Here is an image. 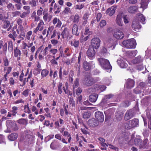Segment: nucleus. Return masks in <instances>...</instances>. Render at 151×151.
Returning a JSON list of instances; mask_svg holds the SVG:
<instances>
[{"mask_svg":"<svg viewBox=\"0 0 151 151\" xmlns=\"http://www.w3.org/2000/svg\"><path fill=\"white\" fill-rule=\"evenodd\" d=\"M3 27L5 29L8 28L7 29V31H9L12 27L10 22L8 20L5 21L4 22Z\"/></svg>","mask_w":151,"mask_h":151,"instance_id":"nucleus-28","label":"nucleus"},{"mask_svg":"<svg viewBox=\"0 0 151 151\" xmlns=\"http://www.w3.org/2000/svg\"><path fill=\"white\" fill-rule=\"evenodd\" d=\"M92 32L91 31H89V29L88 28H85L84 33L85 35L87 34L89 35L92 34Z\"/></svg>","mask_w":151,"mask_h":151,"instance_id":"nucleus-63","label":"nucleus"},{"mask_svg":"<svg viewBox=\"0 0 151 151\" xmlns=\"http://www.w3.org/2000/svg\"><path fill=\"white\" fill-rule=\"evenodd\" d=\"M69 103L70 106H72V107H75V102L72 97L70 98Z\"/></svg>","mask_w":151,"mask_h":151,"instance_id":"nucleus-45","label":"nucleus"},{"mask_svg":"<svg viewBox=\"0 0 151 151\" xmlns=\"http://www.w3.org/2000/svg\"><path fill=\"white\" fill-rule=\"evenodd\" d=\"M63 86V84L62 83L59 82L58 85V93L61 94L62 92V87Z\"/></svg>","mask_w":151,"mask_h":151,"instance_id":"nucleus-42","label":"nucleus"},{"mask_svg":"<svg viewBox=\"0 0 151 151\" xmlns=\"http://www.w3.org/2000/svg\"><path fill=\"white\" fill-rule=\"evenodd\" d=\"M98 97V95L97 94L93 93L90 95L89 97L90 101L93 103L95 102Z\"/></svg>","mask_w":151,"mask_h":151,"instance_id":"nucleus-22","label":"nucleus"},{"mask_svg":"<svg viewBox=\"0 0 151 151\" xmlns=\"http://www.w3.org/2000/svg\"><path fill=\"white\" fill-rule=\"evenodd\" d=\"M138 125V120L137 119H134L129 121L125 124V127L126 129H129L137 127Z\"/></svg>","mask_w":151,"mask_h":151,"instance_id":"nucleus-3","label":"nucleus"},{"mask_svg":"<svg viewBox=\"0 0 151 151\" xmlns=\"http://www.w3.org/2000/svg\"><path fill=\"white\" fill-rule=\"evenodd\" d=\"M101 40L98 38H94L91 40L92 47L95 49L98 48L100 45Z\"/></svg>","mask_w":151,"mask_h":151,"instance_id":"nucleus-6","label":"nucleus"},{"mask_svg":"<svg viewBox=\"0 0 151 151\" xmlns=\"http://www.w3.org/2000/svg\"><path fill=\"white\" fill-rule=\"evenodd\" d=\"M91 115V114L89 112L87 111L84 112L83 114V117L84 119H87L89 118Z\"/></svg>","mask_w":151,"mask_h":151,"instance_id":"nucleus-43","label":"nucleus"},{"mask_svg":"<svg viewBox=\"0 0 151 151\" xmlns=\"http://www.w3.org/2000/svg\"><path fill=\"white\" fill-rule=\"evenodd\" d=\"M49 71L47 70L43 69V70L41 73L42 77L44 78L48 74Z\"/></svg>","mask_w":151,"mask_h":151,"instance_id":"nucleus-38","label":"nucleus"},{"mask_svg":"<svg viewBox=\"0 0 151 151\" xmlns=\"http://www.w3.org/2000/svg\"><path fill=\"white\" fill-rule=\"evenodd\" d=\"M84 6L83 4H81V5H77L75 6V8L76 9L80 10L82 9Z\"/></svg>","mask_w":151,"mask_h":151,"instance_id":"nucleus-60","label":"nucleus"},{"mask_svg":"<svg viewBox=\"0 0 151 151\" xmlns=\"http://www.w3.org/2000/svg\"><path fill=\"white\" fill-rule=\"evenodd\" d=\"M79 40L74 39L73 41L71 42V45L73 46L76 48H78L79 45Z\"/></svg>","mask_w":151,"mask_h":151,"instance_id":"nucleus-32","label":"nucleus"},{"mask_svg":"<svg viewBox=\"0 0 151 151\" xmlns=\"http://www.w3.org/2000/svg\"><path fill=\"white\" fill-rule=\"evenodd\" d=\"M53 59L51 60L50 61V62L53 65H57L58 64V62L56 61V60L55 59V56H53Z\"/></svg>","mask_w":151,"mask_h":151,"instance_id":"nucleus-61","label":"nucleus"},{"mask_svg":"<svg viewBox=\"0 0 151 151\" xmlns=\"http://www.w3.org/2000/svg\"><path fill=\"white\" fill-rule=\"evenodd\" d=\"M8 50H12L13 44L12 41H9L8 44Z\"/></svg>","mask_w":151,"mask_h":151,"instance_id":"nucleus-64","label":"nucleus"},{"mask_svg":"<svg viewBox=\"0 0 151 151\" xmlns=\"http://www.w3.org/2000/svg\"><path fill=\"white\" fill-rule=\"evenodd\" d=\"M20 14V12L18 11H16L14 12H12V16L13 17H16L17 16H18Z\"/></svg>","mask_w":151,"mask_h":151,"instance_id":"nucleus-51","label":"nucleus"},{"mask_svg":"<svg viewBox=\"0 0 151 151\" xmlns=\"http://www.w3.org/2000/svg\"><path fill=\"white\" fill-rule=\"evenodd\" d=\"M84 127L83 128H81V130L83 134H87L88 133V132L86 130V129H87V128L86 127L85 125L84 124H83Z\"/></svg>","mask_w":151,"mask_h":151,"instance_id":"nucleus-49","label":"nucleus"},{"mask_svg":"<svg viewBox=\"0 0 151 151\" xmlns=\"http://www.w3.org/2000/svg\"><path fill=\"white\" fill-rule=\"evenodd\" d=\"M99 65L101 67L104 69H111L112 67L109 60L106 59L100 58L98 59Z\"/></svg>","mask_w":151,"mask_h":151,"instance_id":"nucleus-1","label":"nucleus"},{"mask_svg":"<svg viewBox=\"0 0 151 151\" xmlns=\"http://www.w3.org/2000/svg\"><path fill=\"white\" fill-rule=\"evenodd\" d=\"M143 60V58L141 56L139 55L132 60H131L128 59L127 61L130 65H132L134 64H141Z\"/></svg>","mask_w":151,"mask_h":151,"instance_id":"nucleus-4","label":"nucleus"},{"mask_svg":"<svg viewBox=\"0 0 151 151\" xmlns=\"http://www.w3.org/2000/svg\"><path fill=\"white\" fill-rule=\"evenodd\" d=\"M96 52L93 48L90 47L87 52V55L91 59H92L94 58Z\"/></svg>","mask_w":151,"mask_h":151,"instance_id":"nucleus-12","label":"nucleus"},{"mask_svg":"<svg viewBox=\"0 0 151 151\" xmlns=\"http://www.w3.org/2000/svg\"><path fill=\"white\" fill-rule=\"evenodd\" d=\"M147 141L146 139L143 142H141L139 146V148H146V145L147 144Z\"/></svg>","mask_w":151,"mask_h":151,"instance_id":"nucleus-36","label":"nucleus"},{"mask_svg":"<svg viewBox=\"0 0 151 151\" xmlns=\"http://www.w3.org/2000/svg\"><path fill=\"white\" fill-rule=\"evenodd\" d=\"M18 107L16 106H14L12 107L11 112L12 113V115L14 116H16V114L17 113Z\"/></svg>","mask_w":151,"mask_h":151,"instance_id":"nucleus-37","label":"nucleus"},{"mask_svg":"<svg viewBox=\"0 0 151 151\" xmlns=\"http://www.w3.org/2000/svg\"><path fill=\"white\" fill-rule=\"evenodd\" d=\"M44 23L42 20H40V23L38 24L37 27L40 29V31H41L44 28Z\"/></svg>","mask_w":151,"mask_h":151,"instance_id":"nucleus-41","label":"nucleus"},{"mask_svg":"<svg viewBox=\"0 0 151 151\" xmlns=\"http://www.w3.org/2000/svg\"><path fill=\"white\" fill-rule=\"evenodd\" d=\"M79 19V16L78 14H76L73 20V22L75 23H78Z\"/></svg>","mask_w":151,"mask_h":151,"instance_id":"nucleus-62","label":"nucleus"},{"mask_svg":"<svg viewBox=\"0 0 151 151\" xmlns=\"http://www.w3.org/2000/svg\"><path fill=\"white\" fill-rule=\"evenodd\" d=\"M118 65L122 68H126L127 66V64L125 63L124 59L123 58H120L117 60Z\"/></svg>","mask_w":151,"mask_h":151,"instance_id":"nucleus-17","label":"nucleus"},{"mask_svg":"<svg viewBox=\"0 0 151 151\" xmlns=\"http://www.w3.org/2000/svg\"><path fill=\"white\" fill-rule=\"evenodd\" d=\"M70 8L68 7H65L64 10L63 11V13L65 14H68V13H70Z\"/></svg>","mask_w":151,"mask_h":151,"instance_id":"nucleus-58","label":"nucleus"},{"mask_svg":"<svg viewBox=\"0 0 151 151\" xmlns=\"http://www.w3.org/2000/svg\"><path fill=\"white\" fill-rule=\"evenodd\" d=\"M151 101V98L150 97L147 96L143 98L141 101V103L143 106H147Z\"/></svg>","mask_w":151,"mask_h":151,"instance_id":"nucleus-18","label":"nucleus"},{"mask_svg":"<svg viewBox=\"0 0 151 151\" xmlns=\"http://www.w3.org/2000/svg\"><path fill=\"white\" fill-rule=\"evenodd\" d=\"M138 19L142 24L145 23V19L144 15L142 14H139L138 17Z\"/></svg>","mask_w":151,"mask_h":151,"instance_id":"nucleus-34","label":"nucleus"},{"mask_svg":"<svg viewBox=\"0 0 151 151\" xmlns=\"http://www.w3.org/2000/svg\"><path fill=\"white\" fill-rule=\"evenodd\" d=\"M52 22L54 25H56V27H57L60 28L62 25L61 21L57 17H55L53 19Z\"/></svg>","mask_w":151,"mask_h":151,"instance_id":"nucleus-20","label":"nucleus"},{"mask_svg":"<svg viewBox=\"0 0 151 151\" xmlns=\"http://www.w3.org/2000/svg\"><path fill=\"white\" fill-rule=\"evenodd\" d=\"M134 92L136 94H139L141 92L140 88L139 87H137L134 90Z\"/></svg>","mask_w":151,"mask_h":151,"instance_id":"nucleus-55","label":"nucleus"},{"mask_svg":"<svg viewBox=\"0 0 151 151\" xmlns=\"http://www.w3.org/2000/svg\"><path fill=\"white\" fill-rule=\"evenodd\" d=\"M106 24V22L104 20H102L99 23V26L102 28L105 26Z\"/></svg>","mask_w":151,"mask_h":151,"instance_id":"nucleus-53","label":"nucleus"},{"mask_svg":"<svg viewBox=\"0 0 151 151\" xmlns=\"http://www.w3.org/2000/svg\"><path fill=\"white\" fill-rule=\"evenodd\" d=\"M38 1V0H32L29 2V4L32 7H35L37 6V3Z\"/></svg>","mask_w":151,"mask_h":151,"instance_id":"nucleus-39","label":"nucleus"},{"mask_svg":"<svg viewBox=\"0 0 151 151\" xmlns=\"http://www.w3.org/2000/svg\"><path fill=\"white\" fill-rule=\"evenodd\" d=\"M122 44L126 48L130 49L135 48L137 45L135 40L133 38L124 40Z\"/></svg>","mask_w":151,"mask_h":151,"instance_id":"nucleus-2","label":"nucleus"},{"mask_svg":"<svg viewBox=\"0 0 151 151\" xmlns=\"http://www.w3.org/2000/svg\"><path fill=\"white\" fill-rule=\"evenodd\" d=\"M72 32L73 34L77 36L79 35V32H78V27L76 24H74L73 26Z\"/></svg>","mask_w":151,"mask_h":151,"instance_id":"nucleus-23","label":"nucleus"},{"mask_svg":"<svg viewBox=\"0 0 151 151\" xmlns=\"http://www.w3.org/2000/svg\"><path fill=\"white\" fill-rule=\"evenodd\" d=\"M88 123L91 127L96 126L99 124V122L94 118L89 119L88 121Z\"/></svg>","mask_w":151,"mask_h":151,"instance_id":"nucleus-19","label":"nucleus"},{"mask_svg":"<svg viewBox=\"0 0 151 151\" xmlns=\"http://www.w3.org/2000/svg\"><path fill=\"white\" fill-rule=\"evenodd\" d=\"M19 122L21 124H25L27 123V121L25 119H21L19 120Z\"/></svg>","mask_w":151,"mask_h":151,"instance_id":"nucleus-59","label":"nucleus"},{"mask_svg":"<svg viewBox=\"0 0 151 151\" xmlns=\"http://www.w3.org/2000/svg\"><path fill=\"white\" fill-rule=\"evenodd\" d=\"M61 145L58 141L54 140L51 143L50 147L51 149L56 150L60 147Z\"/></svg>","mask_w":151,"mask_h":151,"instance_id":"nucleus-13","label":"nucleus"},{"mask_svg":"<svg viewBox=\"0 0 151 151\" xmlns=\"http://www.w3.org/2000/svg\"><path fill=\"white\" fill-rule=\"evenodd\" d=\"M141 142L142 140L140 139L136 138L134 140V142L135 145L139 147Z\"/></svg>","mask_w":151,"mask_h":151,"instance_id":"nucleus-47","label":"nucleus"},{"mask_svg":"<svg viewBox=\"0 0 151 151\" xmlns=\"http://www.w3.org/2000/svg\"><path fill=\"white\" fill-rule=\"evenodd\" d=\"M116 116L117 119L119 121L122 119L123 117V114L122 112L120 113H117L116 115Z\"/></svg>","mask_w":151,"mask_h":151,"instance_id":"nucleus-48","label":"nucleus"},{"mask_svg":"<svg viewBox=\"0 0 151 151\" xmlns=\"http://www.w3.org/2000/svg\"><path fill=\"white\" fill-rule=\"evenodd\" d=\"M30 12V11H27L26 12H24L22 13H21L19 15L20 17L21 18H24Z\"/></svg>","mask_w":151,"mask_h":151,"instance_id":"nucleus-46","label":"nucleus"},{"mask_svg":"<svg viewBox=\"0 0 151 151\" xmlns=\"http://www.w3.org/2000/svg\"><path fill=\"white\" fill-rule=\"evenodd\" d=\"M104 43L105 46L110 48L113 46L114 47L115 41L111 38H109L106 40L104 41Z\"/></svg>","mask_w":151,"mask_h":151,"instance_id":"nucleus-7","label":"nucleus"},{"mask_svg":"<svg viewBox=\"0 0 151 151\" xmlns=\"http://www.w3.org/2000/svg\"><path fill=\"white\" fill-rule=\"evenodd\" d=\"M6 125L8 128L14 129V130L18 129V128L14 121L8 120L6 121Z\"/></svg>","mask_w":151,"mask_h":151,"instance_id":"nucleus-5","label":"nucleus"},{"mask_svg":"<svg viewBox=\"0 0 151 151\" xmlns=\"http://www.w3.org/2000/svg\"><path fill=\"white\" fill-rule=\"evenodd\" d=\"M144 67L143 64L141 63L137 65L136 67L137 69L139 70H141L144 69Z\"/></svg>","mask_w":151,"mask_h":151,"instance_id":"nucleus-54","label":"nucleus"},{"mask_svg":"<svg viewBox=\"0 0 151 151\" xmlns=\"http://www.w3.org/2000/svg\"><path fill=\"white\" fill-rule=\"evenodd\" d=\"M94 83L93 79L90 76L85 77L83 81V83L88 86L92 85Z\"/></svg>","mask_w":151,"mask_h":151,"instance_id":"nucleus-9","label":"nucleus"},{"mask_svg":"<svg viewBox=\"0 0 151 151\" xmlns=\"http://www.w3.org/2000/svg\"><path fill=\"white\" fill-rule=\"evenodd\" d=\"M132 27L133 29L136 31H138L141 28V26L139 22L134 20L132 22Z\"/></svg>","mask_w":151,"mask_h":151,"instance_id":"nucleus-16","label":"nucleus"},{"mask_svg":"<svg viewBox=\"0 0 151 151\" xmlns=\"http://www.w3.org/2000/svg\"><path fill=\"white\" fill-rule=\"evenodd\" d=\"M113 36L117 39H122L124 37V35L123 32L119 29H116L115 31Z\"/></svg>","mask_w":151,"mask_h":151,"instance_id":"nucleus-8","label":"nucleus"},{"mask_svg":"<svg viewBox=\"0 0 151 151\" xmlns=\"http://www.w3.org/2000/svg\"><path fill=\"white\" fill-rule=\"evenodd\" d=\"M24 111L25 113H27L29 114L31 112V111L29 109V107L26 105L24 106Z\"/></svg>","mask_w":151,"mask_h":151,"instance_id":"nucleus-56","label":"nucleus"},{"mask_svg":"<svg viewBox=\"0 0 151 151\" xmlns=\"http://www.w3.org/2000/svg\"><path fill=\"white\" fill-rule=\"evenodd\" d=\"M58 50L56 49H50V53L52 54L53 56H55V55L58 52Z\"/></svg>","mask_w":151,"mask_h":151,"instance_id":"nucleus-50","label":"nucleus"},{"mask_svg":"<svg viewBox=\"0 0 151 151\" xmlns=\"http://www.w3.org/2000/svg\"><path fill=\"white\" fill-rule=\"evenodd\" d=\"M78 86V79L76 78L74 82V85H73V90H74L75 88L77 87Z\"/></svg>","mask_w":151,"mask_h":151,"instance_id":"nucleus-57","label":"nucleus"},{"mask_svg":"<svg viewBox=\"0 0 151 151\" xmlns=\"http://www.w3.org/2000/svg\"><path fill=\"white\" fill-rule=\"evenodd\" d=\"M21 53L20 50L16 48L14 50V56L15 57H17L21 55Z\"/></svg>","mask_w":151,"mask_h":151,"instance_id":"nucleus-35","label":"nucleus"},{"mask_svg":"<svg viewBox=\"0 0 151 151\" xmlns=\"http://www.w3.org/2000/svg\"><path fill=\"white\" fill-rule=\"evenodd\" d=\"M83 67L85 70H88L90 69L91 67L89 63L84 61L83 63Z\"/></svg>","mask_w":151,"mask_h":151,"instance_id":"nucleus-31","label":"nucleus"},{"mask_svg":"<svg viewBox=\"0 0 151 151\" xmlns=\"http://www.w3.org/2000/svg\"><path fill=\"white\" fill-rule=\"evenodd\" d=\"M95 117L97 120L100 122H103L104 120V116L103 113L100 111H97L95 113Z\"/></svg>","mask_w":151,"mask_h":151,"instance_id":"nucleus-10","label":"nucleus"},{"mask_svg":"<svg viewBox=\"0 0 151 151\" xmlns=\"http://www.w3.org/2000/svg\"><path fill=\"white\" fill-rule=\"evenodd\" d=\"M116 21L117 25L120 27L123 26V24L122 20V15L121 14H118L117 15Z\"/></svg>","mask_w":151,"mask_h":151,"instance_id":"nucleus-21","label":"nucleus"},{"mask_svg":"<svg viewBox=\"0 0 151 151\" xmlns=\"http://www.w3.org/2000/svg\"><path fill=\"white\" fill-rule=\"evenodd\" d=\"M135 82L134 80L132 79H128L124 85L125 88L128 89H131L133 88Z\"/></svg>","mask_w":151,"mask_h":151,"instance_id":"nucleus-11","label":"nucleus"},{"mask_svg":"<svg viewBox=\"0 0 151 151\" xmlns=\"http://www.w3.org/2000/svg\"><path fill=\"white\" fill-rule=\"evenodd\" d=\"M95 87L96 88V89H98L97 92H100L101 91H104L106 88V86L104 85L99 86L98 85H95Z\"/></svg>","mask_w":151,"mask_h":151,"instance_id":"nucleus-27","label":"nucleus"},{"mask_svg":"<svg viewBox=\"0 0 151 151\" xmlns=\"http://www.w3.org/2000/svg\"><path fill=\"white\" fill-rule=\"evenodd\" d=\"M134 114V112L131 109L127 111L125 114V120H127L129 119L133 116Z\"/></svg>","mask_w":151,"mask_h":151,"instance_id":"nucleus-15","label":"nucleus"},{"mask_svg":"<svg viewBox=\"0 0 151 151\" xmlns=\"http://www.w3.org/2000/svg\"><path fill=\"white\" fill-rule=\"evenodd\" d=\"M62 32L61 35L63 39L67 38L68 36L69 31V29L66 27H64L63 26L61 27Z\"/></svg>","mask_w":151,"mask_h":151,"instance_id":"nucleus-14","label":"nucleus"},{"mask_svg":"<svg viewBox=\"0 0 151 151\" xmlns=\"http://www.w3.org/2000/svg\"><path fill=\"white\" fill-rule=\"evenodd\" d=\"M18 134L15 133H13L9 135L8 138L9 140L11 141H13L16 140L17 138Z\"/></svg>","mask_w":151,"mask_h":151,"instance_id":"nucleus-24","label":"nucleus"},{"mask_svg":"<svg viewBox=\"0 0 151 151\" xmlns=\"http://www.w3.org/2000/svg\"><path fill=\"white\" fill-rule=\"evenodd\" d=\"M95 85L91 88H90L87 89L86 93L87 94H89L92 92H97L98 89H96V88L95 87Z\"/></svg>","mask_w":151,"mask_h":151,"instance_id":"nucleus-30","label":"nucleus"},{"mask_svg":"<svg viewBox=\"0 0 151 151\" xmlns=\"http://www.w3.org/2000/svg\"><path fill=\"white\" fill-rule=\"evenodd\" d=\"M89 38V37L88 36H86L85 37L83 35H82L80 38V40L81 42L83 41H86Z\"/></svg>","mask_w":151,"mask_h":151,"instance_id":"nucleus-52","label":"nucleus"},{"mask_svg":"<svg viewBox=\"0 0 151 151\" xmlns=\"http://www.w3.org/2000/svg\"><path fill=\"white\" fill-rule=\"evenodd\" d=\"M138 9L137 6H132L129 7L128 9V12L130 13H133Z\"/></svg>","mask_w":151,"mask_h":151,"instance_id":"nucleus-33","label":"nucleus"},{"mask_svg":"<svg viewBox=\"0 0 151 151\" xmlns=\"http://www.w3.org/2000/svg\"><path fill=\"white\" fill-rule=\"evenodd\" d=\"M116 7H114V9H112V8H109L106 11V13L108 14L109 16H112L115 12V9H116Z\"/></svg>","mask_w":151,"mask_h":151,"instance_id":"nucleus-25","label":"nucleus"},{"mask_svg":"<svg viewBox=\"0 0 151 151\" xmlns=\"http://www.w3.org/2000/svg\"><path fill=\"white\" fill-rule=\"evenodd\" d=\"M148 0H142L140 7L143 8V10L147 8L148 4Z\"/></svg>","mask_w":151,"mask_h":151,"instance_id":"nucleus-26","label":"nucleus"},{"mask_svg":"<svg viewBox=\"0 0 151 151\" xmlns=\"http://www.w3.org/2000/svg\"><path fill=\"white\" fill-rule=\"evenodd\" d=\"M61 6H59L57 4L55 3L53 7V9L55 12V13L57 14L59 13L61 11Z\"/></svg>","mask_w":151,"mask_h":151,"instance_id":"nucleus-29","label":"nucleus"},{"mask_svg":"<svg viewBox=\"0 0 151 151\" xmlns=\"http://www.w3.org/2000/svg\"><path fill=\"white\" fill-rule=\"evenodd\" d=\"M3 143L4 144H6V142L5 139V136L4 135L0 134V144Z\"/></svg>","mask_w":151,"mask_h":151,"instance_id":"nucleus-44","label":"nucleus"},{"mask_svg":"<svg viewBox=\"0 0 151 151\" xmlns=\"http://www.w3.org/2000/svg\"><path fill=\"white\" fill-rule=\"evenodd\" d=\"M137 50H133L130 51H128L127 52V54L129 56L134 57L137 55Z\"/></svg>","mask_w":151,"mask_h":151,"instance_id":"nucleus-40","label":"nucleus"}]
</instances>
